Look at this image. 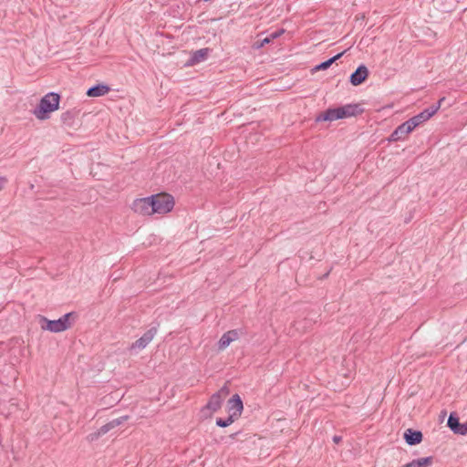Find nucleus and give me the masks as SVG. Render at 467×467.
I'll return each instance as SVG.
<instances>
[{"label":"nucleus","mask_w":467,"mask_h":467,"mask_svg":"<svg viewBox=\"0 0 467 467\" xmlns=\"http://www.w3.org/2000/svg\"><path fill=\"white\" fill-rule=\"evenodd\" d=\"M363 109L358 104H347L337 108H328L327 110L319 113L316 121H333L343 119L349 117H355L363 112Z\"/></svg>","instance_id":"1"},{"label":"nucleus","mask_w":467,"mask_h":467,"mask_svg":"<svg viewBox=\"0 0 467 467\" xmlns=\"http://www.w3.org/2000/svg\"><path fill=\"white\" fill-rule=\"evenodd\" d=\"M60 95L55 92H49L39 101L38 105L33 110V114L39 120H46L50 118V114L59 109Z\"/></svg>","instance_id":"2"},{"label":"nucleus","mask_w":467,"mask_h":467,"mask_svg":"<svg viewBox=\"0 0 467 467\" xmlns=\"http://www.w3.org/2000/svg\"><path fill=\"white\" fill-rule=\"evenodd\" d=\"M73 314L67 313L62 316L60 318L57 320H48L45 317H40L41 327L44 330H48L50 332L58 333L67 330L70 327V317Z\"/></svg>","instance_id":"3"},{"label":"nucleus","mask_w":467,"mask_h":467,"mask_svg":"<svg viewBox=\"0 0 467 467\" xmlns=\"http://www.w3.org/2000/svg\"><path fill=\"white\" fill-rule=\"evenodd\" d=\"M132 204H175V200L171 194L162 192L148 197L136 198Z\"/></svg>","instance_id":"4"},{"label":"nucleus","mask_w":467,"mask_h":467,"mask_svg":"<svg viewBox=\"0 0 467 467\" xmlns=\"http://www.w3.org/2000/svg\"><path fill=\"white\" fill-rule=\"evenodd\" d=\"M229 392L228 387L224 385L216 393L212 395L207 405L203 408L202 412L205 413L206 410H209L210 413H213L220 410L223 400L229 395Z\"/></svg>","instance_id":"5"},{"label":"nucleus","mask_w":467,"mask_h":467,"mask_svg":"<svg viewBox=\"0 0 467 467\" xmlns=\"http://www.w3.org/2000/svg\"><path fill=\"white\" fill-rule=\"evenodd\" d=\"M157 329L152 327L146 331L139 339L133 342L130 348V351H140L144 349L154 338Z\"/></svg>","instance_id":"6"},{"label":"nucleus","mask_w":467,"mask_h":467,"mask_svg":"<svg viewBox=\"0 0 467 467\" xmlns=\"http://www.w3.org/2000/svg\"><path fill=\"white\" fill-rule=\"evenodd\" d=\"M413 130L414 128H412L411 123H410L409 120H406L394 130L389 140V141L403 140Z\"/></svg>","instance_id":"7"},{"label":"nucleus","mask_w":467,"mask_h":467,"mask_svg":"<svg viewBox=\"0 0 467 467\" xmlns=\"http://www.w3.org/2000/svg\"><path fill=\"white\" fill-rule=\"evenodd\" d=\"M171 209L172 206H134V212L141 215L165 214Z\"/></svg>","instance_id":"8"},{"label":"nucleus","mask_w":467,"mask_h":467,"mask_svg":"<svg viewBox=\"0 0 467 467\" xmlns=\"http://www.w3.org/2000/svg\"><path fill=\"white\" fill-rule=\"evenodd\" d=\"M368 75L369 72L368 67L365 65L361 64L356 68V70L353 73H351L349 77V82L353 86H359L367 80Z\"/></svg>","instance_id":"9"},{"label":"nucleus","mask_w":467,"mask_h":467,"mask_svg":"<svg viewBox=\"0 0 467 467\" xmlns=\"http://www.w3.org/2000/svg\"><path fill=\"white\" fill-rule=\"evenodd\" d=\"M243 409V401L238 394L234 395L228 400L227 410L229 415L234 416V418L237 419L241 415Z\"/></svg>","instance_id":"10"},{"label":"nucleus","mask_w":467,"mask_h":467,"mask_svg":"<svg viewBox=\"0 0 467 467\" xmlns=\"http://www.w3.org/2000/svg\"><path fill=\"white\" fill-rule=\"evenodd\" d=\"M240 337V333L236 329L229 330L226 333H224L219 342H218V348L221 350L225 349L232 342L237 340Z\"/></svg>","instance_id":"11"},{"label":"nucleus","mask_w":467,"mask_h":467,"mask_svg":"<svg viewBox=\"0 0 467 467\" xmlns=\"http://www.w3.org/2000/svg\"><path fill=\"white\" fill-rule=\"evenodd\" d=\"M447 424L454 433L460 435L467 434V421L464 423H460L459 419L453 414L449 416Z\"/></svg>","instance_id":"12"},{"label":"nucleus","mask_w":467,"mask_h":467,"mask_svg":"<svg viewBox=\"0 0 467 467\" xmlns=\"http://www.w3.org/2000/svg\"><path fill=\"white\" fill-rule=\"evenodd\" d=\"M78 115V110L75 109L63 112L60 116V121L67 128H74L77 125L76 119Z\"/></svg>","instance_id":"13"},{"label":"nucleus","mask_w":467,"mask_h":467,"mask_svg":"<svg viewBox=\"0 0 467 467\" xmlns=\"http://www.w3.org/2000/svg\"><path fill=\"white\" fill-rule=\"evenodd\" d=\"M210 52H211V49L208 47L201 48L196 51H193L191 55V57L189 58V60L187 62V65L193 66L202 61L206 60Z\"/></svg>","instance_id":"14"},{"label":"nucleus","mask_w":467,"mask_h":467,"mask_svg":"<svg viewBox=\"0 0 467 467\" xmlns=\"http://www.w3.org/2000/svg\"><path fill=\"white\" fill-rule=\"evenodd\" d=\"M110 88L106 84H96L87 90L88 97H100L109 93Z\"/></svg>","instance_id":"15"},{"label":"nucleus","mask_w":467,"mask_h":467,"mask_svg":"<svg viewBox=\"0 0 467 467\" xmlns=\"http://www.w3.org/2000/svg\"><path fill=\"white\" fill-rule=\"evenodd\" d=\"M404 439L409 445H415L422 441V433L419 431L408 429L404 433Z\"/></svg>","instance_id":"16"},{"label":"nucleus","mask_w":467,"mask_h":467,"mask_svg":"<svg viewBox=\"0 0 467 467\" xmlns=\"http://www.w3.org/2000/svg\"><path fill=\"white\" fill-rule=\"evenodd\" d=\"M127 420H128V416H124V417H120V418L115 419V420L109 421V423L101 426L98 431H99V433L101 435H104L107 432H109L110 430H112L113 428L122 424Z\"/></svg>","instance_id":"17"},{"label":"nucleus","mask_w":467,"mask_h":467,"mask_svg":"<svg viewBox=\"0 0 467 467\" xmlns=\"http://www.w3.org/2000/svg\"><path fill=\"white\" fill-rule=\"evenodd\" d=\"M433 462L432 457H424L413 460L402 467H430Z\"/></svg>","instance_id":"18"},{"label":"nucleus","mask_w":467,"mask_h":467,"mask_svg":"<svg viewBox=\"0 0 467 467\" xmlns=\"http://www.w3.org/2000/svg\"><path fill=\"white\" fill-rule=\"evenodd\" d=\"M346 51H342L337 55H335L334 57H330L329 59L324 61V62H321L320 64L317 65L315 67H314V71H319V70H326L327 69L328 67H330V66L335 63L337 59H339L344 54H345Z\"/></svg>","instance_id":"19"},{"label":"nucleus","mask_w":467,"mask_h":467,"mask_svg":"<svg viewBox=\"0 0 467 467\" xmlns=\"http://www.w3.org/2000/svg\"><path fill=\"white\" fill-rule=\"evenodd\" d=\"M428 119H430L429 117L424 112V110H422L420 113L413 116L412 118L409 119L408 120L410 121V123H411L412 128L415 129L418 126H420V124L427 121Z\"/></svg>","instance_id":"20"},{"label":"nucleus","mask_w":467,"mask_h":467,"mask_svg":"<svg viewBox=\"0 0 467 467\" xmlns=\"http://www.w3.org/2000/svg\"><path fill=\"white\" fill-rule=\"evenodd\" d=\"M284 29H278L273 33H271L269 36H265V38L260 40V44L257 45V47H262L265 45H267L271 43L274 39L279 37L282 34H284Z\"/></svg>","instance_id":"21"},{"label":"nucleus","mask_w":467,"mask_h":467,"mask_svg":"<svg viewBox=\"0 0 467 467\" xmlns=\"http://www.w3.org/2000/svg\"><path fill=\"white\" fill-rule=\"evenodd\" d=\"M445 99V98H441L438 103L435 105H431L430 106L429 108L425 109H424V112L427 114V116L429 117V119H431L437 111L438 109H440L441 107V102Z\"/></svg>","instance_id":"22"},{"label":"nucleus","mask_w":467,"mask_h":467,"mask_svg":"<svg viewBox=\"0 0 467 467\" xmlns=\"http://www.w3.org/2000/svg\"><path fill=\"white\" fill-rule=\"evenodd\" d=\"M236 419L234 416L229 415L226 419L218 418L216 420V425L219 427H227L231 425Z\"/></svg>","instance_id":"23"},{"label":"nucleus","mask_w":467,"mask_h":467,"mask_svg":"<svg viewBox=\"0 0 467 467\" xmlns=\"http://www.w3.org/2000/svg\"><path fill=\"white\" fill-rule=\"evenodd\" d=\"M100 436H102V435L99 433V431H97L96 432L90 433L88 436V441H93L99 439Z\"/></svg>","instance_id":"24"},{"label":"nucleus","mask_w":467,"mask_h":467,"mask_svg":"<svg viewBox=\"0 0 467 467\" xmlns=\"http://www.w3.org/2000/svg\"><path fill=\"white\" fill-rule=\"evenodd\" d=\"M7 183V179L5 177H0V191H2Z\"/></svg>","instance_id":"25"},{"label":"nucleus","mask_w":467,"mask_h":467,"mask_svg":"<svg viewBox=\"0 0 467 467\" xmlns=\"http://www.w3.org/2000/svg\"><path fill=\"white\" fill-rule=\"evenodd\" d=\"M333 441H334L335 443H339V442L341 441V437H340V436H337V435H336V436H334V437H333Z\"/></svg>","instance_id":"26"}]
</instances>
